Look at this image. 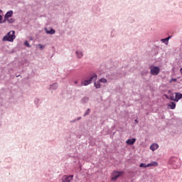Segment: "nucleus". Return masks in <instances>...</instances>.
<instances>
[{
  "instance_id": "37",
  "label": "nucleus",
  "mask_w": 182,
  "mask_h": 182,
  "mask_svg": "<svg viewBox=\"0 0 182 182\" xmlns=\"http://www.w3.org/2000/svg\"><path fill=\"white\" fill-rule=\"evenodd\" d=\"M165 96H166V97H167V99H168V97L167 95H165Z\"/></svg>"
},
{
  "instance_id": "23",
  "label": "nucleus",
  "mask_w": 182,
  "mask_h": 182,
  "mask_svg": "<svg viewBox=\"0 0 182 182\" xmlns=\"http://www.w3.org/2000/svg\"><path fill=\"white\" fill-rule=\"evenodd\" d=\"M139 167L146 168V167H149V166H147V164H146L144 163H141V164H140Z\"/></svg>"
},
{
  "instance_id": "13",
  "label": "nucleus",
  "mask_w": 182,
  "mask_h": 182,
  "mask_svg": "<svg viewBox=\"0 0 182 182\" xmlns=\"http://www.w3.org/2000/svg\"><path fill=\"white\" fill-rule=\"evenodd\" d=\"M58 84L56 82H55V83L50 85L49 90H56V89H58Z\"/></svg>"
},
{
  "instance_id": "30",
  "label": "nucleus",
  "mask_w": 182,
  "mask_h": 182,
  "mask_svg": "<svg viewBox=\"0 0 182 182\" xmlns=\"http://www.w3.org/2000/svg\"><path fill=\"white\" fill-rule=\"evenodd\" d=\"M154 49H158L159 50V46H157L156 44L154 45Z\"/></svg>"
},
{
  "instance_id": "36",
  "label": "nucleus",
  "mask_w": 182,
  "mask_h": 182,
  "mask_svg": "<svg viewBox=\"0 0 182 182\" xmlns=\"http://www.w3.org/2000/svg\"><path fill=\"white\" fill-rule=\"evenodd\" d=\"M19 76H21V75H16V77H19Z\"/></svg>"
},
{
  "instance_id": "10",
  "label": "nucleus",
  "mask_w": 182,
  "mask_h": 182,
  "mask_svg": "<svg viewBox=\"0 0 182 182\" xmlns=\"http://www.w3.org/2000/svg\"><path fill=\"white\" fill-rule=\"evenodd\" d=\"M14 15V11L10 10L6 12V14L4 15V18L6 19L11 18V16Z\"/></svg>"
},
{
  "instance_id": "20",
  "label": "nucleus",
  "mask_w": 182,
  "mask_h": 182,
  "mask_svg": "<svg viewBox=\"0 0 182 182\" xmlns=\"http://www.w3.org/2000/svg\"><path fill=\"white\" fill-rule=\"evenodd\" d=\"M82 119V117H77L75 119L70 120V123H76V122H79V120H80Z\"/></svg>"
},
{
  "instance_id": "35",
  "label": "nucleus",
  "mask_w": 182,
  "mask_h": 182,
  "mask_svg": "<svg viewBox=\"0 0 182 182\" xmlns=\"http://www.w3.org/2000/svg\"><path fill=\"white\" fill-rule=\"evenodd\" d=\"M19 76H21V75H16V77H19Z\"/></svg>"
},
{
  "instance_id": "14",
  "label": "nucleus",
  "mask_w": 182,
  "mask_h": 182,
  "mask_svg": "<svg viewBox=\"0 0 182 182\" xmlns=\"http://www.w3.org/2000/svg\"><path fill=\"white\" fill-rule=\"evenodd\" d=\"M171 38V36H168V38H163L161 40V41L163 43H165V45H168V41H170V39Z\"/></svg>"
},
{
  "instance_id": "4",
  "label": "nucleus",
  "mask_w": 182,
  "mask_h": 182,
  "mask_svg": "<svg viewBox=\"0 0 182 182\" xmlns=\"http://www.w3.org/2000/svg\"><path fill=\"white\" fill-rule=\"evenodd\" d=\"M124 74H122L120 71H113L109 74L110 79L114 80L117 79V77H123Z\"/></svg>"
},
{
  "instance_id": "22",
  "label": "nucleus",
  "mask_w": 182,
  "mask_h": 182,
  "mask_svg": "<svg viewBox=\"0 0 182 182\" xmlns=\"http://www.w3.org/2000/svg\"><path fill=\"white\" fill-rule=\"evenodd\" d=\"M88 114H90V109L88 108L84 113L83 117H86V116H88Z\"/></svg>"
},
{
  "instance_id": "28",
  "label": "nucleus",
  "mask_w": 182,
  "mask_h": 182,
  "mask_svg": "<svg viewBox=\"0 0 182 182\" xmlns=\"http://www.w3.org/2000/svg\"><path fill=\"white\" fill-rule=\"evenodd\" d=\"M169 99H171V100H174L175 102H176V97H174V96H171L170 97H169Z\"/></svg>"
},
{
  "instance_id": "27",
  "label": "nucleus",
  "mask_w": 182,
  "mask_h": 182,
  "mask_svg": "<svg viewBox=\"0 0 182 182\" xmlns=\"http://www.w3.org/2000/svg\"><path fill=\"white\" fill-rule=\"evenodd\" d=\"M6 21H8V18H4V20H1V23H5L6 22Z\"/></svg>"
},
{
  "instance_id": "2",
  "label": "nucleus",
  "mask_w": 182,
  "mask_h": 182,
  "mask_svg": "<svg viewBox=\"0 0 182 182\" xmlns=\"http://www.w3.org/2000/svg\"><path fill=\"white\" fill-rule=\"evenodd\" d=\"M97 80V74L94 73L92 77L89 80H84L83 82H82V86H88V85H90L92 82L96 81Z\"/></svg>"
},
{
  "instance_id": "19",
  "label": "nucleus",
  "mask_w": 182,
  "mask_h": 182,
  "mask_svg": "<svg viewBox=\"0 0 182 182\" xmlns=\"http://www.w3.org/2000/svg\"><path fill=\"white\" fill-rule=\"evenodd\" d=\"M94 86L96 89H100V87H102V85H100V81H95L94 82Z\"/></svg>"
},
{
  "instance_id": "18",
  "label": "nucleus",
  "mask_w": 182,
  "mask_h": 182,
  "mask_svg": "<svg viewBox=\"0 0 182 182\" xmlns=\"http://www.w3.org/2000/svg\"><path fill=\"white\" fill-rule=\"evenodd\" d=\"M168 107L169 109H176V102H170L168 104Z\"/></svg>"
},
{
  "instance_id": "16",
  "label": "nucleus",
  "mask_w": 182,
  "mask_h": 182,
  "mask_svg": "<svg viewBox=\"0 0 182 182\" xmlns=\"http://www.w3.org/2000/svg\"><path fill=\"white\" fill-rule=\"evenodd\" d=\"M150 149L152 151H154V150H157V149H159V144H153L151 145Z\"/></svg>"
},
{
  "instance_id": "33",
  "label": "nucleus",
  "mask_w": 182,
  "mask_h": 182,
  "mask_svg": "<svg viewBox=\"0 0 182 182\" xmlns=\"http://www.w3.org/2000/svg\"><path fill=\"white\" fill-rule=\"evenodd\" d=\"M134 123H135V124H137V123H139V121L137 119H135Z\"/></svg>"
},
{
  "instance_id": "9",
  "label": "nucleus",
  "mask_w": 182,
  "mask_h": 182,
  "mask_svg": "<svg viewBox=\"0 0 182 182\" xmlns=\"http://www.w3.org/2000/svg\"><path fill=\"white\" fill-rule=\"evenodd\" d=\"M89 97H84L80 100V103L81 105H87V103H89Z\"/></svg>"
},
{
  "instance_id": "1",
  "label": "nucleus",
  "mask_w": 182,
  "mask_h": 182,
  "mask_svg": "<svg viewBox=\"0 0 182 182\" xmlns=\"http://www.w3.org/2000/svg\"><path fill=\"white\" fill-rule=\"evenodd\" d=\"M16 36H15V31H9L6 36H4L2 41L3 42H14Z\"/></svg>"
},
{
  "instance_id": "31",
  "label": "nucleus",
  "mask_w": 182,
  "mask_h": 182,
  "mask_svg": "<svg viewBox=\"0 0 182 182\" xmlns=\"http://www.w3.org/2000/svg\"><path fill=\"white\" fill-rule=\"evenodd\" d=\"M38 47L40 49L43 50V46L42 44H38Z\"/></svg>"
},
{
  "instance_id": "3",
  "label": "nucleus",
  "mask_w": 182,
  "mask_h": 182,
  "mask_svg": "<svg viewBox=\"0 0 182 182\" xmlns=\"http://www.w3.org/2000/svg\"><path fill=\"white\" fill-rule=\"evenodd\" d=\"M177 161H178V159L172 157L169 159L168 164L171 166L172 168L176 169L178 168V163Z\"/></svg>"
},
{
  "instance_id": "34",
  "label": "nucleus",
  "mask_w": 182,
  "mask_h": 182,
  "mask_svg": "<svg viewBox=\"0 0 182 182\" xmlns=\"http://www.w3.org/2000/svg\"><path fill=\"white\" fill-rule=\"evenodd\" d=\"M74 83H75V85H77V80H75V81L74 82Z\"/></svg>"
},
{
  "instance_id": "12",
  "label": "nucleus",
  "mask_w": 182,
  "mask_h": 182,
  "mask_svg": "<svg viewBox=\"0 0 182 182\" xmlns=\"http://www.w3.org/2000/svg\"><path fill=\"white\" fill-rule=\"evenodd\" d=\"M127 144H128L129 146H132L133 144H134V143H136V139L132 138V139H129L127 141H126Z\"/></svg>"
},
{
  "instance_id": "6",
  "label": "nucleus",
  "mask_w": 182,
  "mask_h": 182,
  "mask_svg": "<svg viewBox=\"0 0 182 182\" xmlns=\"http://www.w3.org/2000/svg\"><path fill=\"white\" fill-rule=\"evenodd\" d=\"M72 180H73V175H64L61 178L62 182H70Z\"/></svg>"
},
{
  "instance_id": "25",
  "label": "nucleus",
  "mask_w": 182,
  "mask_h": 182,
  "mask_svg": "<svg viewBox=\"0 0 182 182\" xmlns=\"http://www.w3.org/2000/svg\"><path fill=\"white\" fill-rule=\"evenodd\" d=\"M7 21L9 23H14V22H15V18H8Z\"/></svg>"
},
{
  "instance_id": "15",
  "label": "nucleus",
  "mask_w": 182,
  "mask_h": 182,
  "mask_svg": "<svg viewBox=\"0 0 182 182\" xmlns=\"http://www.w3.org/2000/svg\"><path fill=\"white\" fill-rule=\"evenodd\" d=\"M180 99H182V94L181 93H176L175 96V102H178Z\"/></svg>"
},
{
  "instance_id": "24",
  "label": "nucleus",
  "mask_w": 182,
  "mask_h": 182,
  "mask_svg": "<svg viewBox=\"0 0 182 182\" xmlns=\"http://www.w3.org/2000/svg\"><path fill=\"white\" fill-rule=\"evenodd\" d=\"M24 45H25L26 46H27V48H32V46H31V45H29V41H26L24 42Z\"/></svg>"
},
{
  "instance_id": "5",
  "label": "nucleus",
  "mask_w": 182,
  "mask_h": 182,
  "mask_svg": "<svg viewBox=\"0 0 182 182\" xmlns=\"http://www.w3.org/2000/svg\"><path fill=\"white\" fill-rule=\"evenodd\" d=\"M124 173V172L123 171H115L112 173V176L111 178V180L112 181H116V180H117V178H119V177H120V176L123 175Z\"/></svg>"
},
{
  "instance_id": "17",
  "label": "nucleus",
  "mask_w": 182,
  "mask_h": 182,
  "mask_svg": "<svg viewBox=\"0 0 182 182\" xmlns=\"http://www.w3.org/2000/svg\"><path fill=\"white\" fill-rule=\"evenodd\" d=\"M157 166H159V163H157L156 161H153L147 164V166L149 167H156Z\"/></svg>"
},
{
  "instance_id": "29",
  "label": "nucleus",
  "mask_w": 182,
  "mask_h": 182,
  "mask_svg": "<svg viewBox=\"0 0 182 182\" xmlns=\"http://www.w3.org/2000/svg\"><path fill=\"white\" fill-rule=\"evenodd\" d=\"M3 19H4V17H2V15L0 14V23H2Z\"/></svg>"
},
{
  "instance_id": "8",
  "label": "nucleus",
  "mask_w": 182,
  "mask_h": 182,
  "mask_svg": "<svg viewBox=\"0 0 182 182\" xmlns=\"http://www.w3.org/2000/svg\"><path fill=\"white\" fill-rule=\"evenodd\" d=\"M75 55L77 59H82L83 58V51L77 50L75 51Z\"/></svg>"
},
{
  "instance_id": "26",
  "label": "nucleus",
  "mask_w": 182,
  "mask_h": 182,
  "mask_svg": "<svg viewBox=\"0 0 182 182\" xmlns=\"http://www.w3.org/2000/svg\"><path fill=\"white\" fill-rule=\"evenodd\" d=\"M100 82H102V83H106L107 82V80H106V78H101L100 80Z\"/></svg>"
},
{
  "instance_id": "32",
  "label": "nucleus",
  "mask_w": 182,
  "mask_h": 182,
  "mask_svg": "<svg viewBox=\"0 0 182 182\" xmlns=\"http://www.w3.org/2000/svg\"><path fill=\"white\" fill-rule=\"evenodd\" d=\"M171 81H172V82H177V78H172V79H171Z\"/></svg>"
},
{
  "instance_id": "11",
  "label": "nucleus",
  "mask_w": 182,
  "mask_h": 182,
  "mask_svg": "<svg viewBox=\"0 0 182 182\" xmlns=\"http://www.w3.org/2000/svg\"><path fill=\"white\" fill-rule=\"evenodd\" d=\"M46 33L48 35H55L56 33V31L53 28H50V31L48 30V28H45Z\"/></svg>"
},
{
  "instance_id": "7",
  "label": "nucleus",
  "mask_w": 182,
  "mask_h": 182,
  "mask_svg": "<svg viewBox=\"0 0 182 182\" xmlns=\"http://www.w3.org/2000/svg\"><path fill=\"white\" fill-rule=\"evenodd\" d=\"M151 73L153 75H156L158 73H160V68L159 67H156V66L151 68Z\"/></svg>"
},
{
  "instance_id": "21",
  "label": "nucleus",
  "mask_w": 182,
  "mask_h": 182,
  "mask_svg": "<svg viewBox=\"0 0 182 182\" xmlns=\"http://www.w3.org/2000/svg\"><path fill=\"white\" fill-rule=\"evenodd\" d=\"M40 102H41V100H39V98H36V99L34 100V103H35V105L37 106V107H39V103H40Z\"/></svg>"
}]
</instances>
